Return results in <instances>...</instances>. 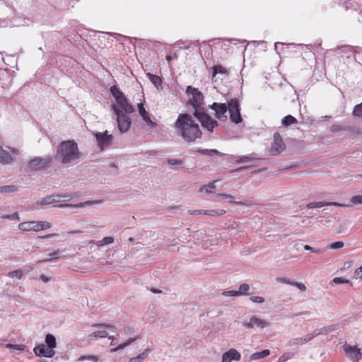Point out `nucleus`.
<instances>
[{
  "label": "nucleus",
  "mask_w": 362,
  "mask_h": 362,
  "mask_svg": "<svg viewBox=\"0 0 362 362\" xmlns=\"http://www.w3.org/2000/svg\"><path fill=\"white\" fill-rule=\"evenodd\" d=\"M332 281L334 284H349L350 282L349 280L342 277H335L333 279Z\"/></svg>",
  "instance_id": "56"
},
{
  "label": "nucleus",
  "mask_w": 362,
  "mask_h": 362,
  "mask_svg": "<svg viewBox=\"0 0 362 362\" xmlns=\"http://www.w3.org/2000/svg\"><path fill=\"white\" fill-rule=\"evenodd\" d=\"M344 351L353 362H358L362 358V352L356 346L347 345L344 348Z\"/></svg>",
  "instance_id": "15"
},
{
  "label": "nucleus",
  "mask_w": 362,
  "mask_h": 362,
  "mask_svg": "<svg viewBox=\"0 0 362 362\" xmlns=\"http://www.w3.org/2000/svg\"><path fill=\"white\" fill-rule=\"evenodd\" d=\"M61 197L59 194L55 195H49L44 197L40 201L37 202V204L39 205H49L54 204L55 206H59L60 208L70 207V208H83L86 206L99 204L102 202L100 200H94V201H88L85 202H78L76 204H60V200L58 198Z\"/></svg>",
  "instance_id": "3"
},
{
  "label": "nucleus",
  "mask_w": 362,
  "mask_h": 362,
  "mask_svg": "<svg viewBox=\"0 0 362 362\" xmlns=\"http://www.w3.org/2000/svg\"><path fill=\"white\" fill-rule=\"evenodd\" d=\"M293 357H294V353H291V352L285 353L279 358L277 362H286L288 360H289Z\"/></svg>",
  "instance_id": "39"
},
{
  "label": "nucleus",
  "mask_w": 362,
  "mask_h": 362,
  "mask_svg": "<svg viewBox=\"0 0 362 362\" xmlns=\"http://www.w3.org/2000/svg\"><path fill=\"white\" fill-rule=\"evenodd\" d=\"M304 248L306 250H309V251H310L312 252H314V253H316V254H322V253H323L325 252L324 249H322V248H314V247H310L308 245H304Z\"/></svg>",
  "instance_id": "46"
},
{
  "label": "nucleus",
  "mask_w": 362,
  "mask_h": 362,
  "mask_svg": "<svg viewBox=\"0 0 362 362\" xmlns=\"http://www.w3.org/2000/svg\"><path fill=\"white\" fill-rule=\"evenodd\" d=\"M60 196V194H59ZM72 198V196L70 195V194H64V195H61V197L58 198V199L60 200V203L62 202V201H69L70 199H71Z\"/></svg>",
  "instance_id": "61"
},
{
  "label": "nucleus",
  "mask_w": 362,
  "mask_h": 362,
  "mask_svg": "<svg viewBox=\"0 0 362 362\" xmlns=\"http://www.w3.org/2000/svg\"><path fill=\"white\" fill-rule=\"evenodd\" d=\"M90 337H100V338H105L107 337V332L105 330L102 331H97L91 333L89 335Z\"/></svg>",
  "instance_id": "44"
},
{
  "label": "nucleus",
  "mask_w": 362,
  "mask_h": 362,
  "mask_svg": "<svg viewBox=\"0 0 362 362\" xmlns=\"http://www.w3.org/2000/svg\"><path fill=\"white\" fill-rule=\"evenodd\" d=\"M17 189V187L15 185H6L0 187V193H12Z\"/></svg>",
  "instance_id": "35"
},
{
  "label": "nucleus",
  "mask_w": 362,
  "mask_h": 362,
  "mask_svg": "<svg viewBox=\"0 0 362 362\" xmlns=\"http://www.w3.org/2000/svg\"><path fill=\"white\" fill-rule=\"evenodd\" d=\"M175 134L187 142H193L202 136V132L193 117L187 113L180 114L174 124Z\"/></svg>",
  "instance_id": "1"
},
{
  "label": "nucleus",
  "mask_w": 362,
  "mask_h": 362,
  "mask_svg": "<svg viewBox=\"0 0 362 362\" xmlns=\"http://www.w3.org/2000/svg\"><path fill=\"white\" fill-rule=\"evenodd\" d=\"M351 203L352 204H362V195L353 196L351 198Z\"/></svg>",
  "instance_id": "51"
},
{
  "label": "nucleus",
  "mask_w": 362,
  "mask_h": 362,
  "mask_svg": "<svg viewBox=\"0 0 362 362\" xmlns=\"http://www.w3.org/2000/svg\"><path fill=\"white\" fill-rule=\"evenodd\" d=\"M186 93L187 94L189 102L192 103L194 108V112L197 110H204V95L199 90L198 88H193L191 86H188L186 89Z\"/></svg>",
  "instance_id": "4"
},
{
  "label": "nucleus",
  "mask_w": 362,
  "mask_h": 362,
  "mask_svg": "<svg viewBox=\"0 0 362 362\" xmlns=\"http://www.w3.org/2000/svg\"><path fill=\"white\" fill-rule=\"evenodd\" d=\"M286 148V145L279 133L274 134V142L270 148V153L272 156L279 155Z\"/></svg>",
  "instance_id": "13"
},
{
  "label": "nucleus",
  "mask_w": 362,
  "mask_h": 362,
  "mask_svg": "<svg viewBox=\"0 0 362 362\" xmlns=\"http://www.w3.org/2000/svg\"><path fill=\"white\" fill-rule=\"evenodd\" d=\"M107 337L108 338V339L111 340L110 346H117L115 348L112 349L110 350L111 353L117 352V351L124 349L125 347L129 346L130 344H132V343H134V341H136V340L140 339V337L137 336L135 337L129 338L125 342L118 344V338L117 337H114V336H108V335Z\"/></svg>",
  "instance_id": "12"
},
{
  "label": "nucleus",
  "mask_w": 362,
  "mask_h": 362,
  "mask_svg": "<svg viewBox=\"0 0 362 362\" xmlns=\"http://www.w3.org/2000/svg\"><path fill=\"white\" fill-rule=\"evenodd\" d=\"M341 52L346 54L347 58L351 57L354 52V48L351 46H343L340 48Z\"/></svg>",
  "instance_id": "30"
},
{
  "label": "nucleus",
  "mask_w": 362,
  "mask_h": 362,
  "mask_svg": "<svg viewBox=\"0 0 362 362\" xmlns=\"http://www.w3.org/2000/svg\"><path fill=\"white\" fill-rule=\"evenodd\" d=\"M95 327H105V328H114L115 326L112 324H108V323H100L97 325H93Z\"/></svg>",
  "instance_id": "58"
},
{
  "label": "nucleus",
  "mask_w": 362,
  "mask_h": 362,
  "mask_svg": "<svg viewBox=\"0 0 362 362\" xmlns=\"http://www.w3.org/2000/svg\"><path fill=\"white\" fill-rule=\"evenodd\" d=\"M226 355L228 356V358L233 361H239L241 358L240 354L234 349H230L229 351L225 353Z\"/></svg>",
  "instance_id": "29"
},
{
  "label": "nucleus",
  "mask_w": 362,
  "mask_h": 362,
  "mask_svg": "<svg viewBox=\"0 0 362 362\" xmlns=\"http://www.w3.org/2000/svg\"><path fill=\"white\" fill-rule=\"evenodd\" d=\"M34 352L36 356L40 357L52 358L55 351L48 348L45 344H40L34 348Z\"/></svg>",
  "instance_id": "16"
},
{
  "label": "nucleus",
  "mask_w": 362,
  "mask_h": 362,
  "mask_svg": "<svg viewBox=\"0 0 362 362\" xmlns=\"http://www.w3.org/2000/svg\"><path fill=\"white\" fill-rule=\"evenodd\" d=\"M254 160V158L251 156H237L235 157V162L237 163H247L251 160Z\"/></svg>",
  "instance_id": "38"
},
{
  "label": "nucleus",
  "mask_w": 362,
  "mask_h": 362,
  "mask_svg": "<svg viewBox=\"0 0 362 362\" xmlns=\"http://www.w3.org/2000/svg\"><path fill=\"white\" fill-rule=\"evenodd\" d=\"M223 199H228L230 203H234L235 199L233 196L227 194V195H223Z\"/></svg>",
  "instance_id": "64"
},
{
  "label": "nucleus",
  "mask_w": 362,
  "mask_h": 362,
  "mask_svg": "<svg viewBox=\"0 0 362 362\" xmlns=\"http://www.w3.org/2000/svg\"><path fill=\"white\" fill-rule=\"evenodd\" d=\"M218 74L226 75L228 74V71L225 67H223L221 65H215L213 67L212 78L214 79L216 77V74Z\"/></svg>",
  "instance_id": "28"
},
{
  "label": "nucleus",
  "mask_w": 362,
  "mask_h": 362,
  "mask_svg": "<svg viewBox=\"0 0 362 362\" xmlns=\"http://www.w3.org/2000/svg\"><path fill=\"white\" fill-rule=\"evenodd\" d=\"M49 257H50L49 259L40 260V261H37V263L47 262H49V261H52V260L57 259L58 257H59V252L58 251H54L53 252H51V253L49 254Z\"/></svg>",
  "instance_id": "42"
},
{
  "label": "nucleus",
  "mask_w": 362,
  "mask_h": 362,
  "mask_svg": "<svg viewBox=\"0 0 362 362\" xmlns=\"http://www.w3.org/2000/svg\"><path fill=\"white\" fill-rule=\"evenodd\" d=\"M325 206H335L338 207H346L347 205L339 204L337 202H310L307 204V208L308 209H315V208H320Z\"/></svg>",
  "instance_id": "18"
},
{
  "label": "nucleus",
  "mask_w": 362,
  "mask_h": 362,
  "mask_svg": "<svg viewBox=\"0 0 362 362\" xmlns=\"http://www.w3.org/2000/svg\"><path fill=\"white\" fill-rule=\"evenodd\" d=\"M110 92L113 97L115 98L117 103L120 101V99H123L124 98H125L122 92L120 91V90L116 86H112L110 88Z\"/></svg>",
  "instance_id": "24"
},
{
  "label": "nucleus",
  "mask_w": 362,
  "mask_h": 362,
  "mask_svg": "<svg viewBox=\"0 0 362 362\" xmlns=\"http://www.w3.org/2000/svg\"><path fill=\"white\" fill-rule=\"evenodd\" d=\"M223 295L225 296H239L238 291H223Z\"/></svg>",
  "instance_id": "57"
},
{
  "label": "nucleus",
  "mask_w": 362,
  "mask_h": 362,
  "mask_svg": "<svg viewBox=\"0 0 362 362\" xmlns=\"http://www.w3.org/2000/svg\"><path fill=\"white\" fill-rule=\"evenodd\" d=\"M79 157L78 145L74 141H62L57 147L56 158L64 164L71 163Z\"/></svg>",
  "instance_id": "2"
},
{
  "label": "nucleus",
  "mask_w": 362,
  "mask_h": 362,
  "mask_svg": "<svg viewBox=\"0 0 362 362\" xmlns=\"http://www.w3.org/2000/svg\"><path fill=\"white\" fill-rule=\"evenodd\" d=\"M98 147L103 151L111 146L113 140L112 134H109L107 131L103 132H96L94 134Z\"/></svg>",
  "instance_id": "11"
},
{
  "label": "nucleus",
  "mask_w": 362,
  "mask_h": 362,
  "mask_svg": "<svg viewBox=\"0 0 362 362\" xmlns=\"http://www.w3.org/2000/svg\"><path fill=\"white\" fill-rule=\"evenodd\" d=\"M150 350L148 349H146L144 352L140 354L139 356L134 358H132L129 360V362H142L148 356Z\"/></svg>",
  "instance_id": "31"
},
{
  "label": "nucleus",
  "mask_w": 362,
  "mask_h": 362,
  "mask_svg": "<svg viewBox=\"0 0 362 362\" xmlns=\"http://www.w3.org/2000/svg\"><path fill=\"white\" fill-rule=\"evenodd\" d=\"M304 344L303 340L302 337H296L294 339H292L289 342V346H293V345H303Z\"/></svg>",
  "instance_id": "49"
},
{
  "label": "nucleus",
  "mask_w": 362,
  "mask_h": 362,
  "mask_svg": "<svg viewBox=\"0 0 362 362\" xmlns=\"http://www.w3.org/2000/svg\"><path fill=\"white\" fill-rule=\"evenodd\" d=\"M293 286L297 287L301 291H306V286L303 283H298V282L295 281Z\"/></svg>",
  "instance_id": "59"
},
{
  "label": "nucleus",
  "mask_w": 362,
  "mask_h": 362,
  "mask_svg": "<svg viewBox=\"0 0 362 362\" xmlns=\"http://www.w3.org/2000/svg\"><path fill=\"white\" fill-rule=\"evenodd\" d=\"M250 300L255 303H263L264 302V298L261 297V296H250Z\"/></svg>",
  "instance_id": "52"
},
{
  "label": "nucleus",
  "mask_w": 362,
  "mask_h": 362,
  "mask_svg": "<svg viewBox=\"0 0 362 362\" xmlns=\"http://www.w3.org/2000/svg\"><path fill=\"white\" fill-rule=\"evenodd\" d=\"M209 107L215 111V116L217 119L225 121L228 117L227 113L230 107V102H228V103H214L209 105Z\"/></svg>",
  "instance_id": "10"
},
{
  "label": "nucleus",
  "mask_w": 362,
  "mask_h": 362,
  "mask_svg": "<svg viewBox=\"0 0 362 362\" xmlns=\"http://www.w3.org/2000/svg\"><path fill=\"white\" fill-rule=\"evenodd\" d=\"M117 103V107L125 114H131L134 112V109L133 106L128 103L126 97L123 99H120Z\"/></svg>",
  "instance_id": "19"
},
{
  "label": "nucleus",
  "mask_w": 362,
  "mask_h": 362,
  "mask_svg": "<svg viewBox=\"0 0 362 362\" xmlns=\"http://www.w3.org/2000/svg\"><path fill=\"white\" fill-rule=\"evenodd\" d=\"M6 348L13 349V350H19V351H24L25 346L23 345L20 344H6Z\"/></svg>",
  "instance_id": "50"
},
{
  "label": "nucleus",
  "mask_w": 362,
  "mask_h": 362,
  "mask_svg": "<svg viewBox=\"0 0 362 362\" xmlns=\"http://www.w3.org/2000/svg\"><path fill=\"white\" fill-rule=\"evenodd\" d=\"M120 331L126 335H132L134 333V329L131 326H124Z\"/></svg>",
  "instance_id": "47"
},
{
  "label": "nucleus",
  "mask_w": 362,
  "mask_h": 362,
  "mask_svg": "<svg viewBox=\"0 0 362 362\" xmlns=\"http://www.w3.org/2000/svg\"><path fill=\"white\" fill-rule=\"evenodd\" d=\"M197 152L209 156L220 154V153L216 149H198Z\"/></svg>",
  "instance_id": "34"
},
{
  "label": "nucleus",
  "mask_w": 362,
  "mask_h": 362,
  "mask_svg": "<svg viewBox=\"0 0 362 362\" xmlns=\"http://www.w3.org/2000/svg\"><path fill=\"white\" fill-rule=\"evenodd\" d=\"M1 218L4 219H9V220H18V221L20 220L18 214L16 212L13 213V214H11V215H4L1 216Z\"/></svg>",
  "instance_id": "53"
},
{
  "label": "nucleus",
  "mask_w": 362,
  "mask_h": 362,
  "mask_svg": "<svg viewBox=\"0 0 362 362\" xmlns=\"http://www.w3.org/2000/svg\"><path fill=\"white\" fill-rule=\"evenodd\" d=\"M45 343H46V346L51 349H53L54 348H56L57 346V342H56V339L54 337V336L53 334H48L46 335L45 337Z\"/></svg>",
  "instance_id": "25"
},
{
  "label": "nucleus",
  "mask_w": 362,
  "mask_h": 362,
  "mask_svg": "<svg viewBox=\"0 0 362 362\" xmlns=\"http://www.w3.org/2000/svg\"><path fill=\"white\" fill-rule=\"evenodd\" d=\"M50 163L49 156L35 157L28 162L27 167L30 170H43L49 166Z\"/></svg>",
  "instance_id": "8"
},
{
  "label": "nucleus",
  "mask_w": 362,
  "mask_h": 362,
  "mask_svg": "<svg viewBox=\"0 0 362 362\" xmlns=\"http://www.w3.org/2000/svg\"><path fill=\"white\" fill-rule=\"evenodd\" d=\"M230 120L235 124L242 122V117L240 112V107L237 100H232L230 101V107L229 110Z\"/></svg>",
  "instance_id": "14"
},
{
  "label": "nucleus",
  "mask_w": 362,
  "mask_h": 362,
  "mask_svg": "<svg viewBox=\"0 0 362 362\" xmlns=\"http://www.w3.org/2000/svg\"><path fill=\"white\" fill-rule=\"evenodd\" d=\"M194 115L198 119L202 127L209 132H213L214 129L218 126V122L205 112L204 110H197L194 112Z\"/></svg>",
  "instance_id": "5"
},
{
  "label": "nucleus",
  "mask_w": 362,
  "mask_h": 362,
  "mask_svg": "<svg viewBox=\"0 0 362 362\" xmlns=\"http://www.w3.org/2000/svg\"><path fill=\"white\" fill-rule=\"evenodd\" d=\"M38 231L51 228V223L47 221H37Z\"/></svg>",
  "instance_id": "41"
},
{
  "label": "nucleus",
  "mask_w": 362,
  "mask_h": 362,
  "mask_svg": "<svg viewBox=\"0 0 362 362\" xmlns=\"http://www.w3.org/2000/svg\"><path fill=\"white\" fill-rule=\"evenodd\" d=\"M216 189L215 182H209L206 185H202L200 187L199 191L202 192H205L207 194H212L214 190Z\"/></svg>",
  "instance_id": "26"
},
{
  "label": "nucleus",
  "mask_w": 362,
  "mask_h": 362,
  "mask_svg": "<svg viewBox=\"0 0 362 362\" xmlns=\"http://www.w3.org/2000/svg\"><path fill=\"white\" fill-rule=\"evenodd\" d=\"M339 328L338 325H332L329 326L323 327L316 331H315V334H316V337L320 335V334H327V333L332 332Z\"/></svg>",
  "instance_id": "21"
},
{
  "label": "nucleus",
  "mask_w": 362,
  "mask_h": 362,
  "mask_svg": "<svg viewBox=\"0 0 362 362\" xmlns=\"http://www.w3.org/2000/svg\"><path fill=\"white\" fill-rule=\"evenodd\" d=\"M178 57V55L177 53H174L173 55H167L166 56V60L170 63L173 59H177Z\"/></svg>",
  "instance_id": "63"
},
{
  "label": "nucleus",
  "mask_w": 362,
  "mask_h": 362,
  "mask_svg": "<svg viewBox=\"0 0 362 362\" xmlns=\"http://www.w3.org/2000/svg\"><path fill=\"white\" fill-rule=\"evenodd\" d=\"M352 114L355 117H362V102L354 107Z\"/></svg>",
  "instance_id": "37"
},
{
  "label": "nucleus",
  "mask_w": 362,
  "mask_h": 362,
  "mask_svg": "<svg viewBox=\"0 0 362 362\" xmlns=\"http://www.w3.org/2000/svg\"><path fill=\"white\" fill-rule=\"evenodd\" d=\"M249 289H250L249 284H242L239 286V290L238 291L239 296H240L245 295L247 293V292L249 291Z\"/></svg>",
  "instance_id": "40"
},
{
  "label": "nucleus",
  "mask_w": 362,
  "mask_h": 362,
  "mask_svg": "<svg viewBox=\"0 0 362 362\" xmlns=\"http://www.w3.org/2000/svg\"><path fill=\"white\" fill-rule=\"evenodd\" d=\"M226 213L225 210L223 209H214V210H205L204 214L209 215L211 216H221Z\"/></svg>",
  "instance_id": "33"
},
{
  "label": "nucleus",
  "mask_w": 362,
  "mask_h": 362,
  "mask_svg": "<svg viewBox=\"0 0 362 362\" xmlns=\"http://www.w3.org/2000/svg\"><path fill=\"white\" fill-rule=\"evenodd\" d=\"M354 275L356 279H362V267H360L355 270Z\"/></svg>",
  "instance_id": "60"
},
{
  "label": "nucleus",
  "mask_w": 362,
  "mask_h": 362,
  "mask_svg": "<svg viewBox=\"0 0 362 362\" xmlns=\"http://www.w3.org/2000/svg\"><path fill=\"white\" fill-rule=\"evenodd\" d=\"M341 130H344V128L338 124H334L330 127V131L332 132H337Z\"/></svg>",
  "instance_id": "55"
},
{
  "label": "nucleus",
  "mask_w": 362,
  "mask_h": 362,
  "mask_svg": "<svg viewBox=\"0 0 362 362\" xmlns=\"http://www.w3.org/2000/svg\"><path fill=\"white\" fill-rule=\"evenodd\" d=\"M315 337H316V334H315V332H313V333L308 334L303 337L302 338L303 340V343L306 344L307 342L311 341Z\"/></svg>",
  "instance_id": "54"
},
{
  "label": "nucleus",
  "mask_w": 362,
  "mask_h": 362,
  "mask_svg": "<svg viewBox=\"0 0 362 362\" xmlns=\"http://www.w3.org/2000/svg\"><path fill=\"white\" fill-rule=\"evenodd\" d=\"M205 210H189L187 213L190 215L204 214Z\"/></svg>",
  "instance_id": "62"
},
{
  "label": "nucleus",
  "mask_w": 362,
  "mask_h": 362,
  "mask_svg": "<svg viewBox=\"0 0 362 362\" xmlns=\"http://www.w3.org/2000/svg\"><path fill=\"white\" fill-rule=\"evenodd\" d=\"M7 275L11 278L16 277L17 279H21L23 275V272L21 269H17L9 272Z\"/></svg>",
  "instance_id": "36"
},
{
  "label": "nucleus",
  "mask_w": 362,
  "mask_h": 362,
  "mask_svg": "<svg viewBox=\"0 0 362 362\" xmlns=\"http://www.w3.org/2000/svg\"><path fill=\"white\" fill-rule=\"evenodd\" d=\"M114 242V238L112 237H105L103 238L101 240L95 241L94 240H90V243H94L98 246H103L105 245L111 244Z\"/></svg>",
  "instance_id": "27"
},
{
  "label": "nucleus",
  "mask_w": 362,
  "mask_h": 362,
  "mask_svg": "<svg viewBox=\"0 0 362 362\" xmlns=\"http://www.w3.org/2000/svg\"><path fill=\"white\" fill-rule=\"evenodd\" d=\"M112 110L117 115V127L121 133L127 132L131 126L132 122L129 117L124 113L117 105H112Z\"/></svg>",
  "instance_id": "6"
},
{
  "label": "nucleus",
  "mask_w": 362,
  "mask_h": 362,
  "mask_svg": "<svg viewBox=\"0 0 362 362\" xmlns=\"http://www.w3.org/2000/svg\"><path fill=\"white\" fill-rule=\"evenodd\" d=\"M138 110L140 116L148 127L154 129L157 127V124L151 120L149 113L145 110L143 103H138Z\"/></svg>",
  "instance_id": "17"
},
{
  "label": "nucleus",
  "mask_w": 362,
  "mask_h": 362,
  "mask_svg": "<svg viewBox=\"0 0 362 362\" xmlns=\"http://www.w3.org/2000/svg\"><path fill=\"white\" fill-rule=\"evenodd\" d=\"M86 360L91 361L93 362H98L99 358L97 356H82L78 359V361H83Z\"/></svg>",
  "instance_id": "43"
},
{
  "label": "nucleus",
  "mask_w": 362,
  "mask_h": 362,
  "mask_svg": "<svg viewBox=\"0 0 362 362\" xmlns=\"http://www.w3.org/2000/svg\"><path fill=\"white\" fill-rule=\"evenodd\" d=\"M19 154L20 152L16 148L7 147L4 149L0 146V163L11 164Z\"/></svg>",
  "instance_id": "9"
},
{
  "label": "nucleus",
  "mask_w": 362,
  "mask_h": 362,
  "mask_svg": "<svg viewBox=\"0 0 362 362\" xmlns=\"http://www.w3.org/2000/svg\"><path fill=\"white\" fill-rule=\"evenodd\" d=\"M344 244L342 241H337L331 243L329 245V248L332 250H339L344 247Z\"/></svg>",
  "instance_id": "45"
},
{
  "label": "nucleus",
  "mask_w": 362,
  "mask_h": 362,
  "mask_svg": "<svg viewBox=\"0 0 362 362\" xmlns=\"http://www.w3.org/2000/svg\"><path fill=\"white\" fill-rule=\"evenodd\" d=\"M296 122H297V119L294 117H293L292 115H290L284 117L282 120V124L286 127H288L291 124H296Z\"/></svg>",
  "instance_id": "32"
},
{
  "label": "nucleus",
  "mask_w": 362,
  "mask_h": 362,
  "mask_svg": "<svg viewBox=\"0 0 362 362\" xmlns=\"http://www.w3.org/2000/svg\"><path fill=\"white\" fill-rule=\"evenodd\" d=\"M18 228L23 231H38L37 221L23 222L18 225Z\"/></svg>",
  "instance_id": "20"
},
{
  "label": "nucleus",
  "mask_w": 362,
  "mask_h": 362,
  "mask_svg": "<svg viewBox=\"0 0 362 362\" xmlns=\"http://www.w3.org/2000/svg\"><path fill=\"white\" fill-rule=\"evenodd\" d=\"M240 323L247 329H252L255 327L264 329L269 326V322L267 320L257 315H252L250 317L249 320H244Z\"/></svg>",
  "instance_id": "7"
},
{
  "label": "nucleus",
  "mask_w": 362,
  "mask_h": 362,
  "mask_svg": "<svg viewBox=\"0 0 362 362\" xmlns=\"http://www.w3.org/2000/svg\"><path fill=\"white\" fill-rule=\"evenodd\" d=\"M270 354V351L268 349L263 350L262 351L255 352L250 355V359L251 361H256L260 358H265Z\"/></svg>",
  "instance_id": "22"
},
{
  "label": "nucleus",
  "mask_w": 362,
  "mask_h": 362,
  "mask_svg": "<svg viewBox=\"0 0 362 362\" xmlns=\"http://www.w3.org/2000/svg\"><path fill=\"white\" fill-rule=\"evenodd\" d=\"M276 281L278 282H280V283H282V284H288V285H291V286H293L294 282H295L292 279L286 278V277H278L276 279Z\"/></svg>",
  "instance_id": "48"
},
{
  "label": "nucleus",
  "mask_w": 362,
  "mask_h": 362,
  "mask_svg": "<svg viewBox=\"0 0 362 362\" xmlns=\"http://www.w3.org/2000/svg\"><path fill=\"white\" fill-rule=\"evenodd\" d=\"M147 76L151 82L156 87L157 89L162 88V80L160 77L150 73H148Z\"/></svg>",
  "instance_id": "23"
}]
</instances>
